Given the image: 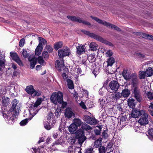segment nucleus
<instances>
[{"label": "nucleus", "mask_w": 153, "mask_h": 153, "mask_svg": "<svg viewBox=\"0 0 153 153\" xmlns=\"http://www.w3.org/2000/svg\"><path fill=\"white\" fill-rule=\"evenodd\" d=\"M41 102V99H39L35 103L30 105L29 108V110L30 113L32 115V116L30 118L21 121L20 123V124L21 126H22L26 125L28 122V120H31L33 117L38 113L39 111L38 107L40 104Z\"/></svg>", "instance_id": "nucleus-1"}, {"label": "nucleus", "mask_w": 153, "mask_h": 153, "mask_svg": "<svg viewBox=\"0 0 153 153\" xmlns=\"http://www.w3.org/2000/svg\"><path fill=\"white\" fill-rule=\"evenodd\" d=\"M50 100L51 102L56 105L61 104L63 101V94L60 91L53 92L52 94Z\"/></svg>", "instance_id": "nucleus-2"}, {"label": "nucleus", "mask_w": 153, "mask_h": 153, "mask_svg": "<svg viewBox=\"0 0 153 153\" xmlns=\"http://www.w3.org/2000/svg\"><path fill=\"white\" fill-rule=\"evenodd\" d=\"M91 18L95 21H97L99 23L102 24L109 28L111 27V28L114 29L118 31H121V29L115 25L112 24L109 22H107L106 21H103L102 20L98 19L97 17H93L91 16Z\"/></svg>", "instance_id": "nucleus-3"}, {"label": "nucleus", "mask_w": 153, "mask_h": 153, "mask_svg": "<svg viewBox=\"0 0 153 153\" xmlns=\"http://www.w3.org/2000/svg\"><path fill=\"white\" fill-rule=\"evenodd\" d=\"M9 113L7 116V119L8 121V123L9 124H12L17 120V117L19 114L18 111L15 110L14 112L11 113L12 114V116H10L11 115L10 114V112Z\"/></svg>", "instance_id": "nucleus-4"}, {"label": "nucleus", "mask_w": 153, "mask_h": 153, "mask_svg": "<svg viewBox=\"0 0 153 153\" xmlns=\"http://www.w3.org/2000/svg\"><path fill=\"white\" fill-rule=\"evenodd\" d=\"M131 115L132 117L134 118H137L140 116H147V114L146 113L145 111L143 110L139 111L135 109L132 110Z\"/></svg>", "instance_id": "nucleus-5"}, {"label": "nucleus", "mask_w": 153, "mask_h": 153, "mask_svg": "<svg viewBox=\"0 0 153 153\" xmlns=\"http://www.w3.org/2000/svg\"><path fill=\"white\" fill-rule=\"evenodd\" d=\"M70 50L68 47H65L58 51V55L60 58H63L65 56H69L70 53Z\"/></svg>", "instance_id": "nucleus-6"}, {"label": "nucleus", "mask_w": 153, "mask_h": 153, "mask_svg": "<svg viewBox=\"0 0 153 153\" xmlns=\"http://www.w3.org/2000/svg\"><path fill=\"white\" fill-rule=\"evenodd\" d=\"M121 93L119 92H115L114 94H112L111 95H108L107 96V99H108L110 101H116L122 97Z\"/></svg>", "instance_id": "nucleus-7"}, {"label": "nucleus", "mask_w": 153, "mask_h": 153, "mask_svg": "<svg viewBox=\"0 0 153 153\" xmlns=\"http://www.w3.org/2000/svg\"><path fill=\"white\" fill-rule=\"evenodd\" d=\"M67 18L72 21L75 22L82 23L86 25H90L91 24L89 22L82 20L81 18L79 17H76L75 16H68Z\"/></svg>", "instance_id": "nucleus-8"}, {"label": "nucleus", "mask_w": 153, "mask_h": 153, "mask_svg": "<svg viewBox=\"0 0 153 153\" xmlns=\"http://www.w3.org/2000/svg\"><path fill=\"white\" fill-rule=\"evenodd\" d=\"M110 88L113 92H117L120 87L119 83L118 82L115 80H112L109 84Z\"/></svg>", "instance_id": "nucleus-9"}, {"label": "nucleus", "mask_w": 153, "mask_h": 153, "mask_svg": "<svg viewBox=\"0 0 153 153\" xmlns=\"http://www.w3.org/2000/svg\"><path fill=\"white\" fill-rule=\"evenodd\" d=\"M10 56L13 60L16 62L20 66H23L22 63L16 53H10Z\"/></svg>", "instance_id": "nucleus-10"}, {"label": "nucleus", "mask_w": 153, "mask_h": 153, "mask_svg": "<svg viewBox=\"0 0 153 153\" xmlns=\"http://www.w3.org/2000/svg\"><path fill=\"white\" fill-rule=\"evenodd\" d=\"M64 115L65 117L70 119L72 117H75V114L72 109L70 108H66L64 112Z\"/></svg>", "instance_id": "nucleus-11"}, {"label": "nucleus", "mask_w": 153, "mask_h": 153, "mask_svg": "<svg viewBox=\"0 0 153 153\" xmlns=\"http://www.w3.org/2000/svg\"><path fill=\"white\" fill-rule=\"evenodd\" d=\"M133 94H134V97L137 101L140 102L141 101L142 97L140 93L139 90L137 87H134Z\"/></svg>", "instance_id": "nucleus-12"}, {"label": "nucleus", "mask_w": 153, "mask_h": 153, "mask_svg": "<svg viewBox=\"0 0 153 153\" xmlns=\"http://www.w3.org/2000/svg\"><path fill=\"white\" fill-rule=\"evenodd\" d=\"M84 120L87 123L91 125H94L97 123L96 119L88 115H86L85 117Z\"/></svg>", "instance_id": "nucleus-13"}, {"label": "nucleus", "mask_w": 153, "mask_h": 153, "mask_svg": "<svg viewBox=\"0 0 153 153\" xmlns=\"http://www.w3.org/2000/svg\"><path fill=\"white\" fill-rule=\"evenodd\" d=\"M76 137L78 139V140L82 143H83L86 139L84 132L81 130L79 131L78 132Z\"/></svg>", "instance_id": "nucleus-14"}, {"label": "nucleus", "mask_w": 153, "mask_h": 153, "mask_svg": "<svg viewBox=\"0 0 153 153\" xmlns=\"http://www.w3.org/2000/svg\"><path fill=\"white\" fill-rule=\"evenodd\" d=\"M76 53L80 55L84 53L85 52L84 46L81 44H78V46L76 47Z\"/></svg>", "instance_id": "nucleus-15"}, {"label": "nucleus", "mask_w": 153, "mask_h": 153, "mask_svg": "<svg viewBox=\"0 0 153 153\" xmlns=\"http://www.w3.org/2000/svg\"><path fill=\"white\" fill-rule=\"evenodd\" d=\"M18 102V101L15 99L13 100L11 102V108L9 110V112L11 113L14 112L15 110H18V112L19 111L18 109H16V108Z\"/></svg>", "instance_id": "nucleus-16"}, {"label": "nucleus", "mask_w": 153, "mask_h": 153, "mask_svg": "<svg viewBox=\"0 0 153 153\" xmlns=\"http://www.w3.org/2000/svg\"><path fill=\"white\" fill-rule=\"evenodd\" d=\"M55 65L56 69L59 71H61V68L64 66V62L63 60L61 62H60L58 60H56Z\"/></svg>", "instance_id": "nucleus-17"}, {"label": "nucleus", "mask_w": 153, "mask_h": 153, "mask_svg": "<svg viewBox=\"0 0 153 153\" xmlns=\"http://www.w3.org/2000/svg\"><path fill=\"white\" fill-rule=\"evenodd\" d=\"M28 60L30 62V68L32 69H33L37 63V58L35 57H33L32 58L29 57Z\"/></svg>", "instance_id": "nucleus-18"}, {"label": "nucleus", "mask_w": 153, "mask_h": 153, "mask_svg": "<svg viewBox=\"0 0 153 153\" xmlns=\"http://www.w3.org/2000/svg\"><path fill=\"white\" fill-rule=\"evenodd\" d=\"M144 117L140 118L138 121V122L141 125H145L148 123V120L146 117H147V115Z\"/></svg>", "instance_id": "nucleus-19"}, {"label": "nucleus", "mask_w": 153, "mask_h": 153, "mask_svg": "<svg viewBox=\"0 0 153 153\" xmlns=\"http://www.w3.org/2000/svg\"><path fill=\"white\" fill-rule=\"evenodd\" d=\"M35 89L33 86L32 85H28L25 88V91L26 92L29 94L31 95L32 96L34 92Z\"/></svg>", "instance_id": "nucleus-20"}, {"label": "nucleus", "mask_w": 153, "mask_h": 153, "mask_svg": "<svg viewBox=\"0 0 153 153\" xmlns=\"http://www.w3.org/2000/svg\"><path fill=\"white\" fill-rule=\"evenodd\" d=\"M89 48L92 51H96L98 48V45L96 43L94 42H91L88 45Z\"/></svg>", "instance_id": "nucleus-21"}, {"label": "nucleus", "mask_w": 153, "mask_h": 153, "mask_svg": "<svg viewBox=\"0 0 153 153\" xmlns=\"http://www.w3.org/2000/svg\"><path fill=\"white\" fill-rule=\"evenodd\" d=\"M122 74L125 79L128 80L130 79V73L127 70H123Z\"/></svg>", "instance_id": "nucleus-22"}, {"label": "nucleus", "mask_w": 153, "mask_h": 153, "mask_svg": "<svg viewBox=\"0 0 153 153\" xmlns=\"http://www.w3.org/2000/svg\"><path fill=\"white\" fill-rule=\"evenodd\" d=\"M102 139L101 138H99L97 140L94 142V148H98L101 146L102 144Z\"/></svg>", "instance_id": "nucleus-23"}, {"label": "nucleus", "mask_w": 153, "mask_h": 153, "mask_svg": "<svg viewBox=\"0 0 153 153\" xmlns=\"http://www.w3.org/2000/svg\"><path fill=\"white\" fill-rule=\"evenodd\" d=\"M121 93L122 97H127L129 96L130 92L129 90L127 88H125L122 90Z\"/></svg>", "instance_id": "nucleus-24"}, {"label": "nucleus", "mask_w": 153, "mask_h": 153, "mask_svg": "<svg viewBox=\"0 0 153 153\" xmlns=\"http://www.w3.org/2000/svg\"><path fill=\"white\" fill-rule=\"evenodd\" d=\"M77 127L74 123H72L68 127L69 131L72 134H74L77 128Z\"/></svg>", "instance_id": "nucleus-25"}, {"label": "nucleus", "mask_w": 153, "mask_h": 153, "mask_svg": "<svg viewBox=\"0 0 153 153\" xmlns=\"http://www.w3.org/2000/svg\"><path fill=\"white\" fill-rule=\"evenodd\" d=\"M139 35L143 38L148 39L150 40H152L153 39L152 36V35H148L147 34L143 33H139Z\"/></svg>", "instance_id": "nucleus-26"}, {"label": "nucleus", "mask_w": 153, "mask_h": 153, "mask_svg": "<svg viewBox=\"0 0 153 153\" xmlns=\"http://www.w3.org/2000/svg\"><path fill=\"white\" fill-rule=\"evenodd\" d=\"M43 47L38 45L35 50V54L36 56H39L42 52Z\"/></svg>", "instance_id": "nucleus-27"}, {"label": "nucleus", "mask_w": 153, "mask_h": 153, "mask_svg": "<svg viewBox=\"0 0 153 153\" xmlns=\"http://www.w3.org/2000/svg\"><path fill=\"white\" fill-rule=\"evenodd\" d=\"M134 100L133 98L128 99V105L131 108H133L135 107V103Z\"/></svg>", "instance_id": "nucleus-28"}, {"label": "nucleus", "mask_w": 153, "mask_h": 153, "mask_svg": "<svg viewBox=\"0 0 153 153\" xmlns=\"http://www.w3.org/2000/svg\"><path fill=\"white\" fill-rule=\"evenodd\" d=\"M48 120H49V122H51V121L54 123L55 120H54V116L53 113L50 112L48 114L47 116Z\"/></svg>", "instance_id": "nucleus-29"}, {"label": "nucleus", "mask_w": 153, "mask_h": 153, "mask_svg": "<svg viewBox=\"0 0 153 153\" xmlns=\"http://www.w3.org/2000/svg\"><path fill=\"white\" fill-rule=\"evenodd\" d=\"M81 127L83 130L88 131L92 129V128L90 126L85 123L82 124Z\"/></svg>", "instance_id": "nucleus-30"}, {"label": "nucleus", "mask_w": 153, "mask_h": 153, "mask_svg": "<svg viewBox=\"0 0 153 153\" xmlns=\"http://www.w3.org/2000/svg\"><path fill=\"white\" fill-rule=\"evenodd\" d=\"M39 41V45L42 47L43 45H44L47 44V42L46 40L42 37H39L38 38Z\"/></svg>", "instance_id": "nucleus-31"}, {"label": "nucleus", "mask_w": 153, "mask_h": 153, "mask_svg": "<svg viewBox=\"0 0 153 153\" xmlns=\"http://www.w3.org/2000/svg\"><path fill=\"white\" fill-rule=\"evenodd\" d=\"M67 82L68 88L70 89H74V86L73 81L71 79H68Z\"/></svg>", "instance_id": "nucleus-32"}, {"label": "nucleus", "mask_w": 153, "mask_h": 153, "mask_svg": "<svg viewBox=\"0 0 153 153\" xmlns=\"http://www.w3.org/2000/svg\"><path fill=\"white\" fill-rule=\"evenodd\" d=\"M68 70L67 68H65L63 69L62 76L65 79H67L68 78Z\"/></svg>", "instance_id": "nucleus-33"}, {"label": "nucleus", "mask_w": 153, "mask_h": 153, "mask_svg": "<svg viewBox=\"0 0 153 153\" xmlns=\"http://www.w3.org/2000/svg\"><path fill=\"white\" fill-rule=\"evenodd\" d=\"M74 123L76 126L79 127L80 126H81V125L83 123L81 120L79 119H74Z\"/></svg>", "instance_id": "nucleus-34"}, {"label": "nucleus", "mask_w": 153, "mask_h": 153, "mask_svg": "<svg viewBox=\"0 0 153 153\" xmlns=\"http://www.w3.org/2000/svg\"><path fill=\"white\" fill-rule=\"evenodd\" d=\"M107 66H112L115 62V59L113 57H110L107 61Z\"/></svg>", "instance_id": "nucleus-35"}, {"label": "nucleus", "mask_w": 153, "mask_h": 153, "mask_svg": "<svg viewBox=\"0 0 153 153\" xmlns=\"http://www.w3.org/2000/svg\"><path fill=\"white\" fill-rule=\"evenodd\" d=\"M148 132L147 136L149 138L152 140L153 139V129H149L148 131Z\"/></svg>", "instance_id": "nucleus-36"}, {"label": "nucleus", "mask_w": 153, "mask_h": 153, "mask_svg": "<svg viewBox=\"0 0 153 153\" xmlns=\"http://www.w3.org/2000/svg\"><path fill=\"white\" fill-rule=\"evenodd\" d=\"M62 45L63 43L62 42H56L54 44V48L56 50H57L59 48H61Z\"/></svg>", "instance_id": "nucleus-37"}, {"label": "nucleus", "mask_w": 153, "mask_h": 153, "mask_svg": "<svg viewBox=\"0 0 153 153\" xmlns=\"http://www.w3.org/2000/svg\"><path fill=\"white\" fill-rule=\"evenodd\" d=\"M37 59L38 62L40 64L43 65H45L46 62L43 60L42 57L41 56H39Z\"/></svg>", "instance_id": "nucleus-38"}, {"label": "nucleus", "mask_w": 153, "mask_h": 153, "mask_svg": "<svg viewBox=\"0 0 153 153\" xmlns=\"http://www.w3.org/2000/svg\"><path fill=\"white\" fill-rule=\"evenodd\" d=\"M100 72V69L99 68H95L92 71V73L95 76V77L99 74Z\"/></svg>", "instance_id": "nucleus-39"}, {"label": "nucleus", "mask_w": 153, "mask_h": 153, "mask_svg": "<svg viewBox=\"0 0 153 153\" xmlns=\"http://www.w3.org/2000/svg\"><path fill=\"white\" fill-rule=\"evenodd\" d=\"M9 98L8 97H4L2 98V102L3 104L5 105H8L9 103Z\"/></svg>", "instance_id": "nucleus-40"}, {"label": "nucleus", "mask_w": 153, "mask_h": 153, "mask_svg": "<svg viewBox=\"0 0 153 153\" xmlns=\"http://www.w3.org/2000/svg\"><path fill=\"white\" fill-rule=\"evenodd\" d=\"M146 74V72L143 71H140L139 72V76L140 79H144L145 78Z\"/></svg>", "instance_id": "nucleus-41"}, {"label": "nucleus", "mask_w": 153, "mask_h": 153, "mask_svg": "<svg viewBox=\"0 0 153 153\" xmlns=\"http://www.w3.org/2000/svg\"><path fill=\"white\" fill-rule=\"evenodd\" d=\"M150 105L148 106V110L149 112L150 113L152 116H153V103H150Z\"/></svg>", "instance_id": "nucleus-42"}, {"label": "nucleus", "mask_w": 153, "mask_h": 153, "mask_svg": "<svg viewBox=\"0 0 153 153\" xmlns=\"http://www.w3.org/2000/svg\"><path fill=\"white\" fill-rule=\"evenodd\" d=\"M88 59L90 62H93L95 60V56L93 54H91L88 56Z\"/></svg>", "instance_id": "nucleus-43"}, {"label": "nucleus", "mask_w": 153, "mask_h": 153, "mask_svg": "<svg viewBox=\"0 0 153 153\" xmlns=\"http://www.w3.org/2000/svg\"><path fill=\"white\" fill-rule=\"evenodd\" d=\"M74 71L77 74V75H79L81 74L82 70L79 66L77 65L75 68Z\"/></svg>", "instance_id": "nucleus-44"}, {"label": "nucleus", "mask_w": 153, "mask_h": 153, "mask_svg": "<svg viewBox=\"0 0 153 153\" xmlns=\"http://www.w3.org/2000/svg\"><path fill=\"white\" fill-rule=\"evenodd\" d=\"M145 72L146 74V76H150L152 74V68H149L146 69Z\"/></svg>", "instance_id": "nucleus-45"}, {"label": "nucleus", "mask_w": 153, "mask_h": 153, "mask_svg": "<svg viewBox=\"0 0 153 153\" xmlns=\"http://www.w3.org/2000/svg\"><path fill=\"white\" fill-rule=\"evenodd\" d=\"M109 149H110V150H109L108 152H107V153H109L112 152L113 150L112 146L111 145V144L110 143L108 144L105 150L106 151H108Z\"/></svg>", "instance_id": "nucleus-46"}, {"label": "nucleus", "mask_w": 153, "mask_h": 153, "mask_svg": "<svg viewBox=\"0 0 153 153\" xmlns=\"http://www.w3.org/2000/svg\"><path fill=\"white\" fill-rule=\"evenodd\" d=\"M93 148L91 146L85 150V153H92Z\"/></svg>", "instance_id": "nucleus-47"}, {"label": "nucleus", "mask_w": 153, "mask_h": 153, "mask_svg": "<svg viewBox=\"0 0 153 153\" xmlns=\"http://www.w3.org/2000/svg\"><path fill=\"white\" fill-rule=\"evenodd\" d=\"M95 39L102 43L105 40V39H103L101 37L97 35H96V37Z\"/></svg>", "instance_id": "nucleus-48"}, {"label": "nucleus", "mask_w": 153, "mask_h": 153, "mask_svg": "<svg viewBox=\"0 0 153 153\" xmlns=\"http://www.w3.org/2000/svg\"><path fill=\"white\" fill-rule=\"evenodd\" d=\"M99 153H105V149L104 146H100L99 148Z\"/></svg>", "instance_id": "nucleus-49"}, {"label": "nucleus", "mask_w": 153, "mask_h": 153, "mask_svg": "<svg viewBox=\"0 0 153 153\" xmlns=\"http://www.w3.org/2000/svg\"><path fill=\"white\" fill-rule=\"evenodd\" d=\"M22 54L23 57L25 58H27L29 55V53H27L26 50L24 49L23 50Z\"/></svg>", "instance_id": "nucleus-50"}, {"label": "nucleus", "mask_w": 153, "mask_h": 153, "mask_svg": "<svg viewBox=\"0 0 153 153\" xmlns=\"http://www.w3.org/2000/svg\"><path fill=\"white\" fill-rule=\"evenodd\" d=\"M42 56L44 58L46 59H48L49 57V55L48 53L46 51H44L42 53Z\"/></svg>", "instance_id": "nucleus-51"}, {"label": "nucleus", "mask_w": 153, "mask_h": 153, "mask_svg": "<svg viewBox=\"0 0 153 153\" xmlns=\"http://www.w3.org/2000/svg\"><path fill=\"white\" fill-rule=\"evenodd\" d=\"M25 43V40L24 38L21 39L19 42V46L20 47H22Z\"/></svg>", "instance_id": "nucleus-52"}, {"label": "nucleus", "mask_w": 153, "mask_h": 153, "mask_svg": "<svg viewBox=\"0 0 153 153\" xmlns=\"http://www.w3.org/2000/svg\"><path fill=\"white\" fill-rule=\"evenodd\" d=\"M44 126L45 128L48 130H49L51 128V127L48 122L44 124Z\"/></svg>", "instance_id": "nucleus-53"}, {"label": "nucleus", "mask_w": 153, "mask_h": 153, "mask_svg": "<svg viewBox=\"0 0 153 153\" xmlns=\"http://www.w3.org/2000/svg\"><path fill=\"white\" fill-rule=\"evenodd\" d=\"M147 96L149 100H151L153 99L152 94L151 92H148L147 94Z\"/></svg>", "instance_id": "nucleus-54"}, {"label": "nucleus", "mask_w": 153, "mask_h": 153, "mask_svg": "<svg viewBox=\"0 0 153 153\" xmlns=\"http://www.w3.org/2000/svg\"><path fill=\"white\" fill-rule=\"evenodd\" d=\"M46 48L48 52H51L53 50V49L51 46L49 45H46Z\"/></svg>", "instance_id": "nucleus-55"}, {"label": "nucleus", "mask_w": 153, "mask_h": 153, "mask_svg": "<svg viewBox=\"0 0 153 153\" xmlns=\"http://www.w3.org/2000/svg\"><path fill=\"white\" fill-rule=\"evenodd\" d=\"M41 95V92L40 91H36L35 90H34V93H33V94L32 96L34 97L36 96H39Z\"/></svg>", "instance_id": "nucleus-56"}, {"label": "nucleus", "mask_w": 153, "mask_h": 153, "mask_svg": "<svg viewBox=\"0 0 153 153\" xmlns=\"http://www.w3.org/2000/svg\"><path fill=\"white\" fill-rule=\"evenodd\" d=\"M34 151L33 153H39L40 152V148L38 147L37 148H32Z\"/></svg>", "instance_id": "nucleus-57"}, {"label": "nucleus", "mask_w": 153, "mask_h": 153, "mask_svg": "<svg viewBox=\"0 0 153 153\" xmlns=\"http://www.w3.org/2000/svg\"><path fill=\"white\" fill-rule=\"evenodd\" d=\"M106 54L107 57H110L112 56L113 53L111 50H109L107 52Z\"/></svg>", "instance_id": "nucleus-58"}, {"label": "nucleus", "mask_w": 153, "mask_h": 153, "mask_svg": "<svg viewBox=\"0 0 153 153\" xmlns=\"http://www.w3.org/2000/svg\"><path fill=\"white\" fill-rule=\"evenodd\" d=\"M60 110H56L55 112V115L57 117H58L59 116H60Z\"/></svg>", "instance_id": "nucleus-59"}, {"label": "nucleus", "mask_w": 153, "mask_h": 153, "mask_svg": "<svg viewBox=\"0 0 153 153\" xmlns=\"http://www.w3.org/2000/svg\"><path fill=\"white\" fill-rule=\"evenodd\" d=\"M103 43L106 44L107 45H109L111 46H113V44L111 42L105 40Z\"/></svg>", "instance_id": "nucleus-60"}, {"label": "nucleus", "mask_w": 153, "mask_h": 153, "mask_svg": "<svg viewBox=\"0 0 153 153\" xmlns=\"http://www.w3.org/2000/svg\"><path fill=\"white\" fill-rule=\"evenodd\" d=\"M102 136L105 138L108 137V134L106 131L105 130L102 133Z\"/></svg>", "instance_id": "nucleus-61"}, {"label": "nucleus", "mask_w": 153, "mask_h": 153, "mask_svg": "<svg viewBox=\"0 0 153 153\" xmlns=\"http://www.w3.org/2000/svg\"><path fill=\"white\" fill-rule=\"evenodd\" d=\"M70 142L72 144H74L76 141V139L75 138V137H71L70 138Z\"/></svg>", "instance_id": "nucleus-62"}, {"label": "nucleus", "mask_w": 153, "mask_h": 153, "mask_svg": "<svg viewBox=\"0 0 153 153\" xmlns=\"http://www.w3.org/2000/svg\"><path fill=\"white\" fill-rule=\"evenodd\" d=\"M80 106L82 107V108L84 109H85L86 108V106L85 104V103L82 102H81L80 104Z\"/></svg>", "instance_id": "nucleus-63"}, {"label": "nucleus", "mask_w": 153, "mask_h": 153, "mask_svg": "<svg viewBox=\"0 0 153 153\" xmlns=\"http://www.w3.org/2000/svg\"><path fill=\"white\" fill-rule=\"evenodd\" d=\"M51 138L50 137H48L46 140V141L45 144H48L51 143Z\"/></svg>", "instance_id": "nucleus-64"}]
</instances>
